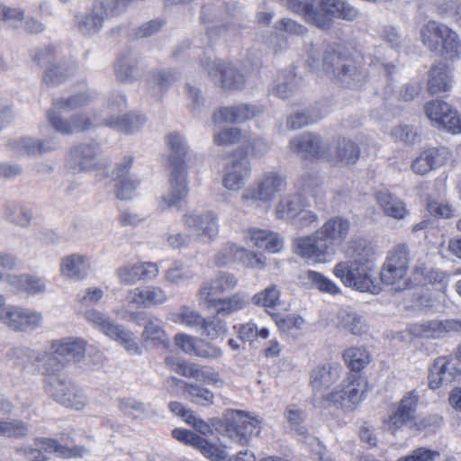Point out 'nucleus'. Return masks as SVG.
<instances>
[{"mask_svg":"<svg viewBox=\"0 0 461 461\" xmlns=\"http://www.w3.org/2000/svg\"><path fill=\"white\" fill-rule=\"evenodd\" d=\"M170 149L168 164L170 170V191L164 194L158 203V209L165 212L176 206L188 194L185 156L188 146L185 138L178 132H171L166 137Z\"/></svg>","mask_w":461,"mask_h":461,"instance_id":"obj_1","label":"nucleus"},{"mask_svg":"<svg viewBox=\"0 0 461 461\" xmlns=\"http://www.w3.org/2000/svg\"><path fill=\"white\" fill-rule=\"evenodd\" d=\"M216 429L222 436L244 446L253 436L260 433L261 420L243 411L229 409L219 420Z\"/></svg>","mask_w":461,"mask_h":461,"instance_id":"obj_2","label":"nucleus"},{"mask_svg":"<svg viewBox=\"0 0 461 461\" xmlns=\"http://www.w3.org/2000/svg\"><path fill=\"white\" fill-rule=\"evenodd\" d=\"M52 353L44 364L45 374H57L66 366L80 362L86 354V342L81 339L67 338L55 340Z\"/></svg>","mask_w":461,"mask_h":461,"instance_id":"obj_3","label":"nucleus"},{"mask_svg":"<svg viewBox=\"0 0 461 461\" xmlns=\"http://www.w3.org/2000/svg\"><path fill=\"white\" fill-rule=\"evenodd\" d=\"M285 177L276 171L265 172L253 185L244 190L241 200L249 206L270 203L285 187Z\"/></svg>","mask_w":461,"mask_h":461,"instance_id":"obj_4","label":"nucleus"},{"mask_svg":"<svg viewBox=\"0 0 461 461\" xmlns=\"http://www.w3.org/2000/svg\"><path fill=\"white\" fill-rule=\"evenodd\" d=\"M45 392L55 402L76 410H81L86 404L84 392L66 377L57 374H45Z\"/></svg>","mask_w":461,"mask_h":461,"instance_id":"obj_5","label":"nucleus"},{"mask_svg":"<svg viewBox=\"0 0 461 461\" xmlns=\"http://www.w3.org/2000/svg\"><path fill=\"white\" fill-rule=\"evenodd\" d=\"M85 319L98 328L104 334L118 341L129 354L132 356L141 354V348L136 342L133 334L111 318L105 316L104 313L95 309H90L86 311Z\"/></svg>","mask_w":461,"mask_h":461,"instance_id":"obj_6","label":"nucleus"},{"mask_svg":"<svg viewBox=\"0 0 461 461\" xmlns=\"http://www.w3.org/2000/svg\"><path fill=\"white\" fill-rule=\"evenodd\" d=\"M372 267L355 262L341 261L333 268V274L348 287L360 292L376 294L380 292L379 285H375L370 275Z\"/></svg>","mask_w":461,"mask_h":461,"instance_id":"obj_7","label":"nucleus"},{"mask_svg":"<svg viewBox=\"0 0 461 461\" xmlns=\"http://www.w3.org/2000/svg\"><path fill=\"white\" fill-rule=\"evenodd\" d=\"M367 387V383L357 374L349 375L331 393H328L325 400L333 405L354 411L363 400V394Z\"/></svg>","mask_w":461,"mask_h":461,"instance_id":"obj_8","label":"nucleus"},{"mask_svg":"<svg viewBox=\"0 0 461 461\" xmlns=\"http://www.w3.org/2000/svg\"><path fill=\"white\" fill-rule=\"evenodd\" d=\"M409 248L404 243L393 246L386 256V260L380 272L381 281L388 285H394L406 276L410 264Z\"/></svg>","mask_w":461,"mask_h":461,"instance_id":"obj_9","label":"nucleus"},{"mask_svg":"<svg viewBox=\"0 0 461 461\" xmlns=\"http://www.w3.org/2000/svg\"><path fill=\"white\" fill-rule=\"evenodd\" d=\"M0 322L15 331L32 332L41 327L43 316L29 308L8 306L0 308Z\"/></svg>","mask_w":461,"mask_h":461,"instance_id":"obj_10","label":"nucleus"},{"mask_svg":"<svg viewBox=\"0 0 461 461\" xmlns=\"http://www.w3.org/2000/svg\"><path fill=\"white\" fill-rule=\"evenodd\" d=\"M293 251L303 258L323 263L331 258L335 249L316 230L312 235L294 239Z\"/></svg>","mask_w":461,"mask_h":461,"instance_id":"obj_11","label":"nucleus"},{"mask_svg":"<svg viewBox=\"0 0 461 461\" xmlns=\"http://www.w3.org/2000/svg\"><path fill=\"white\" fill-rule=\"evenodd\" d=\"M172 436L176 440L199 450L205 458L211 461H230L224 447L212 443L193 431L175 429L172 430Z\"/></svg>","mask_w":461,"mask_h":461,"instance_id":"obj_12","label":"nucleus"},{"mask_svg":"<svg viewBox=\"0 0 461 461\" xmlns=\"http://www.w3.org/2000/svg\"><path fill=\"white\" fill-rule=\"evenodd\" d=\"M215 264L218 267H225L234 262H240L248 267L263 268L266 265L261 255L249 252L244 248L227 242L215 254Z\"/></svg>","mask_w":461,"mask_h":461,"instance_id":"obj_13","label":"nucleus"},{"mask_svg":"<svg viewBox=\"0 0 461 461\" xmlns=\"http://www.w3.org/2000/svg\"><path fill=\"white\" fill-rule=\"evenodd\" d=\"M420 396L416 390L408 392L398 402L392 414L383 420L391 434H395L396 431L414 420Z\"/></svg>","mask_w":461,"mask_h":461,"instance_id":"obj_14","label":"nucleus"},{"mask_svg":"<svg viewBox=\"0 0 461 461\" xmlns=\"http://www.w3.org/2000/svg\"><path fill=\"white\" fill-rule=\"evenodd\" d=\"M99 150L97 143H82L72 147L66 158L68 168L74 174L95 169Z\"/></svg>","mask_w":461,"mask_h":461,"instance_id":"obj_15","label":"nucleus"},{"mask_svg":"<svg viewBox=\"0 0 461 461\" xmlns=\"http://www.w3.org/2000/svg\"><path fill=\"white\" fill-rule=\"evenodd\" d=\"M183 223L186 229L197 230L198 237L208 242L214 240L219 233V218L212 211L185 213Z\"/></svg>","mask_w":461,"mask_h":461,"instance_id":"obj_16","label":"nucleus"},{"mask_svg":"<svg viewBox=\"0 0 461 461\" xmlns=\"http://www.w3.org/2000/svg\"><path fill=\"white\" fill-rule=\"evenodd\" d=\"M317 16H321L325 22L323 26L317 27L328 30L334 18L353 21L358 16V11L346 0H320Z\"/></svg>","mask_w":461,"mask_h":461,"instance_id":"obj_17","label":"nucleus"},{"mask_svg":"<svg viewBox=\"0 0 461 461\" xmlns=\"http://www.w3.org/2000/svg\"><path fill=\"white\" fill-rule=\"evenodd\" d=\"M8 147L16 157H35L56 150L59 143L54 138L34 139L22 137L10 141Z\"/></svg>","mask_w":461,"mask_h":461,"instance_id":"obj_18","label":"nucleus"},{"mask_svg":"<svg viewBox=\"0 0 461 461\" xmlns=\"http://www.w3.org/2000/svg\"><path fill=\"white\" fill-rule=\"evenodd\" d=\"M208 75L219 77L221 87L229 90H240L244 86L245 77L234 66L224 62H203Z\"/></svg>","mask_w":461,"mask_h":461,"instance_id":"obj_19","label":"nucleus"},{"mask_svg":"<svg viewBox=\"0 0 461 461\" xmlns=\"http://www.w3.org/2000/svg\"><path fill=\"white\" fill-rule=\"evenodd\" d=\"M450 158V151L446 147L425 149L412 161L411 169L417 175L424 176L442 167Z\"/></svg>","mask_w":461,"mask_h":461,"instance_id":"obj_20","label":"nucleus"},{"mask_svg":"<svg viewBox=\"0 0 461 461\" xmlns=\"http://www.w3.org/2000/svg\"><path fill=\"white\" fill-rule=\"evenodd\" d=\"M47 119L49 123L63 135L88 131L93 125L85 114H74L68 119H64L56 111H47Z\"/></svg>","mask_w":461,"mask_h":461,"instance_id":"obj_21","label":"nucleus"},{"mask_svg":"<svg viewBox=\"0 0 461 461\" xmlns=\"http://www.w3.org/2000/svg\"><path fill=\"white\" fill-rule=\"evenodd\" d=\"M460 375L461 371L454 361L438 357L435 359L429 369V387L437 389L443 385H448Z\"/></svg>","mask_w":461,"mask_h":461,"instance_id":"obj_22","label":"nucleus"},{"mask_svg":"<svg viewBox=\"0 0 461 461\" xmlns=\"http://www.w3.org/2000/svg\"><path fill=\"white\" fill-rule=\"evenodd\" d=\"M250 164L246 157L234 158L225 167L222 179L224 187L230 191L240 190L250 175Z\"/></svg>","mask_w":461,"mask_h":461,"instance_id":"obj_23","label":"nucleus"},{"mask_svg":"<svg viewBox=\"0 0 461 461\" xmlns=\"http://www.w3.org/2000/svg\"><path fill=\"white\" fill-rule=\"evenodd\" d=\"M106 18L102 7L95 0L88 12L77 14L74 20L75 25L81 34L94 36L104 28Z\"/></svg>","mask_w":461,"mask_h":461,"instance_id":"obj_24","label":"nucleus"},{"mask_svg":"<svg viewBox=\"0 0 461 461\" xmlns=\"http://www.w3.org/2000/svg\"><path fill=\"white\" fill-rule=\"evenodd\" d=\"M158 267L153 262L129 264L117 270L120 281L125 285H133L138 281H149L158 275Z\"/></svg>","mask_w":461,"mask_h":461,"instance_id":"obj_25","label":"nucleus"},{"mask_svg":"<svg viewBox=\"0 0 461 461\" xmlns=\"http://www.w3.org/2000/svg\"><path fill=\"white\" fill-rule=\"evenodd\" d=\"M290 148L303 158L322 157L328 149L326 143L318 135L312 133L303 134L292 139Z\"/></svg>","mask_w":461,"mask_h":461,"instance_id":"obj_26","label":"nucleus"},{"mask_svg":"<svg viewBox=\"0 0 461 461\" xmlns=\"http://www.w3.org/2000/svg\"><path fill=\"white\" fill-rule=\"evenodd\" d=\"M134 321L139 326L143 327L141 337L144 340H151L163 346L168 343L162 321L158 318L149 313L138 312L134 315Z\"/></svg>","mask_w":461,"mask_h":461,"instance_id":"obj_27","label":"nucleus"},{"mask_svg":"<svg viewBox=\"0 0 461 461\" xmlns=\"http://www.w3.org/2000/svg\"><path fill=\"white\" fill-rule=\"evenodd\" d=\"M450 331H461V321H431L423 323L413 324L411 327V332L414 336L424 338H436L439 337L442 333Z\"/></svg>","mask_w":461,"mask_h":461,"instance_id":"obj_28","label":"nucleus"},{"mask_svg":"<svg viewBox=\"0 0 461 461\" xmlns=\"http://www.w3.org/2000/svg\"><path fill=\"white\" fill-rule=\"evenodd\" d=\"M127 299L130 303L139 307L150 308L167 301L165 291L158 286L137 287L129 291Z\"/></svg>","mask_w":461,"mask_h":461,"instance_id":"obj_29","label":"nucleus"},{"mask_svg":"<svg viewBox=\"0 0 461 461\" xmlns=\"http://www.w3.org/2000/svg\"><path fill=\"white\" fill-rule=\"evenodd\" d=\"M238 279L233 274L220 272L212 282H205L199 290V295L203 300H212L216 295L233 290Z\"/></svg>","mask_w":461,"mask_h":461,"instance_id":"obj_30","label":"nucleus"},{"mask_svg":"<svg viewBox=\"0 0 461 461\" xmlns=\"http://www.w3.org/2000/svg\"><path fill=\"white\" fill-rule=\"evenodd\" d=\"M62 276L73 280L85 279L90 271L88 258L80 254H71L64 257L59 264Z\"/></svg>","mask_w":461,"mask_h":461,"instance_id":"obj_31","label":"nucleus"},{"mask_svg":"<svg viewBox=\"0 0 461 461\" xmlns=\"http://www.w3.org/2000/svg\"><path fill=\"white\" fill-rule=\"evenodd\" d=\"M257 113L255 106L239 104L231 107H222L212 114L214 123L231 122L240 123L253 118Z\"/></svg>","mask_w":461,"mask_h":461,"instance_id":"obj_32","label":"nucleus"},{"mask_svg":"<svg viewBox=\"0 0 461 461\" xmlns=\"http://www.w3.org/2000/svg\"><path fill=\"white\" fill-rule=\"evenodd\" d=\"M452 69L444 63L431 67L429 71L428 90L435 95L448 91L452 86Z\"/></svg>","mask_w":461,"mask_h":461,"instance_id":"obj_33","label":"nucleus"},{"mask_svg":"<svg viewBox=\"0 0 461 461\" xmlns=\"http://www.w3.org/2000/svg\"><path fill=\"white\" fill-rule=\"evenodd\" d=\"M335 78L341 86L347 88L357 89L363 86L367 79L366 69L353 58Z\"/></svg>","mask_w":461,"mask_h":461,"instance_id":"obj_34","label":"nucleus"},{"mask_svg":"<svg viewBox=\"0 0 461 461\" xmlns=\"http://www.w3.org/2000/svg\"><path fill=\"white\" fill-rule=\"evenodd\" d=\"M336 319L338 328L353 335H362L368 330L366 319L355 311L339 309Z\"/></svg>","mask_w":461,"mask_h":461,"instance_id":"obj_35","label":"nucleus"},{"mask_svg":"<svg viewBox=\"0 0 461 461\" xmlns=\"http://www.w3.org/2000/svg\"><path fill=\"white\" fill-rule=\"evenodd\" d=\"M340 366L336 363H326L316 366L311 374V385L314 390L328 388L339 377Z\"/></svg>","mask_w":461,"mask_h":461,"instance_id":"obj_36","label":"nucleus"},{"mask_svg":"<svg viewBox=\"0 0 461 461\" xmlns=\"http://www.w3.org/2000/svg\"><path fill=\"white\" fill-rule=\"evenodd\" d=\"M178 77V73L173 69L152 70L147 78L149 91L159 98L161 93L173 86Z\"/></svg>","mask_w":461,"mask_h":461,"instance_id":"obj_37","label":"nucleus"},{"mask_svg":"<svg viewBox=\"0 0 461 461\" xmlns=\"http://www.w3.org/2000/svg\"><path fill=\"white\" fill-rule=\"evenodd\" d=\"M350 223L342 217H334L327 221L321 228L318 229V235H321L332 247L341 242L348 235Z\"/></svg>","mask_w":461,"mask_h":461,"instance_id":"obj_38","label":"nucleus"},{"mask_svg":"<svg viewBox=\"0 0 461 461\" xmlns=\"http://www.w3.org/2000/svg\"><path fill=\"white\" fill-rule=\"evenodd\" d=\"M146 119L143 115L131 113L121 116H110L102 123L118 131L134 133L144 125Z\"/></svg>","mask_w":461,"mask_h":461,"instance_id":"obj_39","label":"nucleus"},{"mask_svg":"<svg viewBox=\"0 0 461 461\" xmlns=\"http://www.w3.org/2000/svg\"><path fill=\"white\" fill-rule=\"evenodd\" d=\"M302 285L310 289H317L321 293L337 295L341 293L340 288L322 274L307 270L300 276Z\"/></svg>","mask_w":461,"mask_h":461,"instance_id":"obj_40","label":"nucleus"},{"mask_svg":"<svg viewBox=\"0 0 461 461\" xmlns=\"http://www.w3.org/2000/svg\"><path fill=\"white\" fill-rule=\"evenodd\" d=\"M351 58L348 54L342 52L340 49L329 46L322 55L323 70L329 77L335 79Z\"/></svg>","mask_w":461,"mask_h":461,"instance_id":"obj_41","label":"nucleus"},{"mask_svg":"<svg viewBox=\"0 0 461 461\" xmlns=\"http://www.w3.org/2000/svg\"><path fill=\"white\" fill-rule=\"evenodd\" d=\"M375 198L386 216L401 220L407 215L408 210L405 203L388 191L377 192Z\"/></svg>","mask_w":461,"mask_h":461,"instance_id":"obj_42","label":"nucleus"},{"mask_svg":"<svg viewBox=\"0 0 461 461\" xmlns=\"http://www.w3.org/2000/svg\"><path fill=\"white\" fill-rule=\"evenodd\" d=\"M137 58L131 54L122 55L114 64L117 79L122 83H131L140 77Z\"/></svg>","mask_w":461,"mask_h":461,"instance_id":"obj_43","label":"nucleus"},{"mask_svg":"<svg viewBox=\"0 0 461 461\" xmlns=\"http://www.w3.org/2000/svg\"><path fill=\"white\" fill-rule=\"evenodd\" d=\"M95 99V95L89 92L79 93L68 97L54 98L52 101L53 109L50 111H56L59 114L60 113H68L74 109L84 107Z\"/></svg>","mask_w":461,"mask_h":461,"instance_id":"obj_44","label":"nucleus"},{"mask_svg":"<svg viewBox=\"0 0 461 461\" xmlns=\"http://www.w3.org/2000/svg\"><path fill=\"white\" fill-rule=\"evenodd\" d=\"M447 25L436 21H429L420 29V39L423 45L430 51L439 50L442 36L447 30Z\"/></svg>","mask_w":461,"mask_h":461,"instance_id":"obj_45","label":"nucleus"},{"mask_svg":"<svg viewBox=\"0 0 461 461\" xmlns=\"http://www.w3.org/2000/svg\"><path fill=\"white\" fill-rule=\"evenodd\" d=\"M286 6L291 12L303 16L305 22L316 27L325 24L324 20L317 16L314 0H287Z\"/></svg>","mask_w":461,"mask_h":461,"instance_id":"obj_46","label":"nucleus"},{"mask_svg":"<svg viewBox=\"0 0 461 461\" xmlns=\"http://www.w3.org/2000/svg\"><path fill=\"white\" fill-rule=\"evenodd\" d=\"M249 233L250 240L254 243V246L264 249L267 252L276 253L283 248V240L276 233L256 229L251 230Z\"/></svg>","mask_w":461,"mask_h":461,"instance_id":"obj_47","label":"nucleus"},{"mask_svg":"<svg viewBox=\"0 0 461 461\" xmlns=\"http://www.w3.org/2000/svg\"><path fill=\"white\" fill-rule=\"evenodd\" d=\"M8 283L14 289L25 292L28 294L43 293L46 288L43 279L27 275L10 276H8Z\"/></svg>","mask_w":461,"mask_h":461,"instance_id":"obj_48","label":"nucleus"},{"mask_svg":"<svg viewBox=\"0 0 461 461\" xmlns=\"http://www.w3.org/2000/svg\"><path fill=\"white\" fill-rule=\"evenodd\" d=\"M245 26L236 21L227 23L222 25L210 27L206 30V35L210 43L223 40L225 41H232L240 35Z\"/></svg>","mask_w":461,"mask_h":461,"instance_id":"obj_49","label":"nucleus"},{"mask_svg":"<svg viewBox=\"0 0 461 461\" xmlns=\"http://www.w3.org/2000/svg\"><path fill=\"white\" fill-rule=\"evenodd\" d=\"M303 206L301 195L295 194L285 195L276 205V216L282 220H295Z\"/></svg>","mask_w":461,"mask_h":461,"instance_id":"obj_50","label":"nucleus"},{"mask_svg":"<svg viewBox=\"0 0 461 461\" xmlns=\"http://www.w3.org/2000/svg\"><path fill=\"white\" fill-rule=\"evenodd\" d=\"M206 301L209 303L208 307L217 313L224 315L231 314L234 312L241 310L246 305V300L239 294L223 299L212 298V300Z\"/></svg>","mask_w":461,"mask_h":461,"instance_id":"obj_51","label":"nucleus"},{"mask_svg":"<svg viewBox=\"0 0 461 461\" xmlns=\"http://www.w3.org/2000/svg\"><path fill=\"white\" fill-rule=\"evenodd\" d=\"M300 78L292 70H285L278 75L277 83L273 87V93L280 98L291 96L298 88Z\"/></svg>","mask_w":461,"mask_h":461,"instance_id":"obj_52","label":"nucleus"},{"mask_svg":"<svg viewBox=\"0 0 461 461\" xmlns=\"http://www.w3.org/2000/svg\"><path fill=\"white\" fill-rule=\"evenodd\" d=\"M349 259L348 262H355L357 264L373 267L374 250L373 248L367 244L366 240L354 241L347 250Z\"/></svg>","mask_w":461,"mask_h":461,"instance_id":"obj_53","label":"nucleus"},{"mask_svg":"<svg viewBox=\"0 0 461 461\" xmlns=\"http://www.w3.org/2000/svg\"><path fill=\"white\" fill-rule=\"evenodd\" d=\"M343 358L348 368L356 373L362 370L370 362L369 353L363 347H352L346 349Z\"/></svg>","mask_w":461,"mask_h":461,"instance_id":"obj_54","label":"nucleus"},{"mask_svg":"<svg viewBox=\"0 0 461 461\" xmlns=\"http://www.w3.org/2000/svg\"><path fill=\"white\" fill-rule=\"evenodd\" d=\"M442 55L447 59L459 58L461 55V41L458 34L448 26L441 38L439 44Z\"/></svg>","mask_w":461,"mask_h":461,"instance_id":"obj_55","label":"nucleus"},{"mask_svg":"<svg viewBox=\"0 0 461 461\" xmlns=\"http://www.w3.org/2000/svg\"><path fill=\"white\" fill-rule=\"evenodd\" d=\"M5 218L12 224L27 227L32 218V212L17 203H9L5 207Z\"/></svg>","mask_w":461,"mask_h":461,"instance_id":"obj_56","label":"nucleus"},{"mask_svg":"<svg viewBox=\"0 0 461 461\" xmlns=\"http://www.w3.org/2000/svg\"><path fill=\"white\" fill-rule=\"evenodd\" d=\"M74 71L75 68L68 64H55L45 72L43 81L49 86H57L70 77Z\"/></svg>","mask_w":461,"mask_h":461,"instance_id":"obj_57","label":"nucleus"},{"mask_svg":"<svg viewBox=\"0 0 461 461\" xmlns=\"http://www.w3.org/2000/svg\"><path fill=\"white\" fill-rule=\"evenodd\" d=\"M35 445L40 447L42 453H54L58 456L71 457L79 456L77 448H68L60 445L57 440L51 438H39L35 441Z\"/></svg>","mask_w":461,"mask_h":461,"instance_id":"obj_58","label":"nucleus"},{"mask_svg":"<svg viewBox=\"0 0 461 461\" xmlns=\"http://www.w3.org/2000/svg\"><path fill=\"white\" fill-rule=\"evenodd\" d=\"M360 150L358 146L350 140H339L337 146L336 156L339 161L354 164L358 159Z\"/></svg>","mask_w":461,"mask_h":461,"instance_id":"obj_59","label":"nucleus"},{"mask_svg":"<svg viewBox=\"0 0 461 461\" xmlns=\"http://www.w3.org/2000/svg\"><path fill=\"white\" fill-rule=\"evenodd\" d=\"M280 290L276 285H270L252 297V303L256 305L274 308L279 303Z\"/></svg>","mask_w":461,"mask_h":461,"instance_id":"obj_60","label":"nucleus"},{"mask_svg":"<svg viewBox=\"0 0 461 461\" xmlns=\"http://www.w3.org/2000/svg\"><path fill=\"white\" fill-rule=\"evenodd\" d=\"M29 428L20 420H0V437L23 438L28 435Z\"/></svg>","mask_w":461,"mask_h":461,"instance_id":"obj_61","label":"nucleus"},{"mask_svg":"<svg viewBox=\"0 0 461 461\" xmlns=\"http://www.w3.org/2000/svg\"><path fill=\"white\" fill-rule=\"evenodd\" d=\"M183 390L191 401L195 403L205 405L213 402V393L210 390L198 384H185Z\"/></svg>","mask_w":461,"mask_h":461,"instance_id":"obj_62","label":"nucleus"},{"mask_svg":"<svg viewBox=\"0 0 461 461\" xmlns=\"http://www.w3.org/2000/svg\"><path fill=\"white\" fill-rule=\"evenodd\" d=\"M247 134L239 128H227L218 132L213 137V142L216 145H231L237 143H245Z\"/></svg>","mask_w":461,"mask_h":461,"instance_id":"obj_63","label":"nucleus"},{"mask_svg":"<svg viewBox=\"0 0 461 461\" xmlns=\"http://www.w3.org/2000/svg\"><path fill=\"white\" fill-rule=\"evenodd\" d=\"M166 281L171 285H179L193 277L192 273L180 262H174L165 272Z\"/></svg>","mask_w":461,"mask_h":461,"instance_id":"obj_64","label":"nucleus"}]
</instances>
